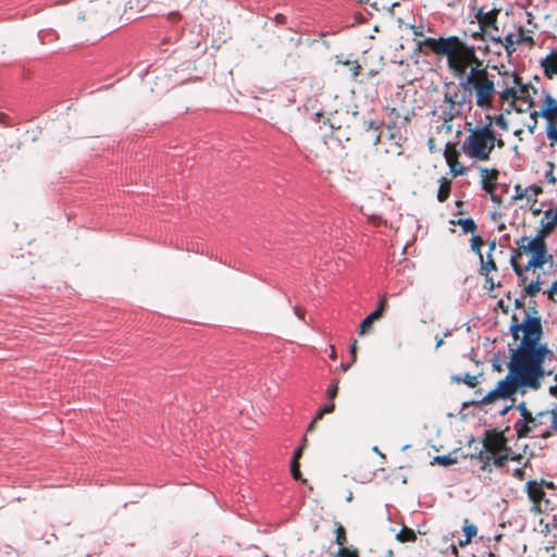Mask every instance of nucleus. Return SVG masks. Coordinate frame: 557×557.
<instances>
[{"label":"nucleus","mask_w":557,"mask_h":557,"mask_svg":"<svg viewBox=\"0 0 557 557\" xmlns=\"http://www.w3.org/2000/svg\"><path fill=\"white\" fill-rule=\"evenodd\" d=\"M460 114V111L457 108H445L442 111V117L445 122H451L456 116Z\"/></svg>","instance_id":"26"},{"label":"nucleus","mask_w":557,"mask_h":557,"mask_svg":"<svg viewBox=\"0 0 557 557\" xmlns=\"http://www.w3.org/2000/svg\"><path fill=\"white\" fill-rule=\"evenodd\" d=\"M381 140V135L379 133L374 134L373 144L377 145Z\"/></svg>","instance_id":"60"},{"label":"nucleus","mask_w":557,"mask_h":557,"mask_svg":"<svg viewBox=\"0 0 557 557\" xmlns=\"http://www.w3.org/2000/svg\"><path fill=\"white\" fill-rule=\"evenodd\" d=\"M459 86L474 92L475 104L481 109L491 107L497 94L494 75L490 74L485 67H471L470 72L461 77Z\"/></svg>","instance_id":"2"},{"label":"nucleus","mask_w":557,"mask_h":557,"mask_svg":"<svg viewBox=\"0 0 557 557\" xmlns=\"http://www.w3.org/2000/svg\"><path fill=\"white\" fill-rule=\"evenodd\" d=\"M537 482L542 484V487L546 486L547 488H550V490H553L555 487V485L552 481L541 480Z\"/></svg>","instance_id":"53"},{"label":"nucleus","mask_w":557,"mask_h":557,"mask_svg":"<svg viewBox=\"0 0 557 557\" xmlns=\"http://www.w3.org/2000/svg\"><path fill=\"white\" fill-rule=\"evenodd\" d=\"M345 541H346L345 530L342 524L337 523V527L335 530V542L339 546H343Z\"/></svg>","instance_id":"33"},{"label":"nucleus","mask_w":557,"mask_h":557,"mask_svg":"<svg viewBox=\"0 0 557 557\" xmlns=\"http://www.w3.org/2000/svg\"><path fill=\"white\" fill-rule=\"evenodd\" d=\"M541 211H542V210H541V208H534V209H532V213H533L534 215L540 214V213H541Z\"/></svg>","instance_id":"63"},{"label":"nucleus","mask_w":557,"mask_h":557,"mask_svg":"<svg viewBox=\"0 0 557 557\" xmlns=\"http://www.w3.org/2000/svg\"><path fill=\"white\" fill-rule=\"evenodd\" d=\"M480 274L487 276L491 271H497V265L491 253H487L486 260L482 257Z\"/></svg>","instance_id":"18"},{"label":"nucleus","mask_w":557,"mask_h":557,"mask_svg":"<svg viewBox=\"0 0 557 557\" xmlns=\"http://www.w3.org/2000/svg\"><path fill=\"white\" fill-rule=\"evenodd\" d=\"M450 158L447 157V164L449 166L450 172L456 175H465L467 173V168L461 165L457 159L456 160H449Z\"/></svg>","instance_id":"22"},{"label":"nucleus","mask_w":557,"mask_h":557,"mask_svg":"<svg viewBox=\"0 0 557 557\" xmlns=\"http://www.w3.org/2000/svg\"><path fill=\"white\" fill-rule=\"evenodd\" d=\"M548 423V410H543L532 414L528 420H517L513 428L519 438L529 436L547 438L552 435Z\"/></svg>","instance_id":"4"},{"label":"nucleus","mask_w":557,"mask_h":557,"mask_svg":"<svg viewBox=\"0 0 557 557\" xmlns=\"http://www.w3.org/2000/svg\"><path fill=\"white\" fill-rule=\"evenodd\" d=\"M541 281H540V275H537L536 280L534 282H531L529 283L525 287H524V292L527 295L529 296H535L540 289H541Z\"/></svg>","instance_id":"24"},{"label":"nucleus","mask_w":557,"mask_h":557,"mask_svg":"<svg viewBox=\"0 0 557 557\" xmlns=\"http://www.w3.org/2000/svg\"><path fill=\"white\" fill-rule=\"evenodd\" d=\"M473 63L479 64V59L475 54V48L473 46H468L462 41L458 45L454 52L447 57V66L455 76H466L468 66Z\"/></svg>","instance_id":"5"},{"label":"nucleus","mask_w":557,"mask_h":557,"mask_svg":"<svg viewBox=\"0 0 557 557\" xmlns=\"http://www.w3.org/2000/svg\"><path fill=\"white\" fill-rule=\"evenodd\" d=\"M488 122L474 129H470V134L465 138L461 149L472 159L485 161L495 147L496 134L492 128V121L487 116Z\"/></svg>","instance_id":"3"},{"label":"nucleus","mask_w":557,"mask_h":557,"mask_svg":"<svg viewBox=\"0 0 557 557\" xmlns=\"http://www.w3.org/2000/svg\"><path fill=\"white\" fill-rule=\"evenodd\" d=\"M397 539L401 542L412 541L416 539V534L411 530H404L397 534Z\"/></svg>","instance_id":"38"},{"label":"nucleus","mask_w":557,"mask_h":557,"mask_svg":"<svg viewBox=\"0 0 557 557\" xmlns=\"http://www.w3.org/2000/svg\"><path fill=\"white\" fill-rule=\"evenodd\" d=\"M334 407H335V406H334V403H333V401H331L330 404L324 405L323 407H321V408L317 411V413H315V416H314V421H319V420H321V419H322V417H323L324 414H326V413H331V412L334 410Z\"/></svg>","instance_id":"31"},{"label":"nucleus","mask_w":557,"mask_h":557,"mask_svg":"<svg viewBox=\"0 0 557 557\" xmlns=\"http://www.w3.org/2000/svg\"><path fill=\"white\" fill-rule=\"evenodd\" d=\"M544 243L545 242L540 240V237H534L533 239L529 240V238L527 236H522L517 242V245H518L519 249L523 250L524 252L533 253Z\"/></svg>","instance_id":"14"},{"label":"nucleus","mask_w":557,"mask_h":557,"mask_svg":"<svg viewBox=\"0 0 557 557\" xmlns=\"http://www.w3.org/2000/svg\"><path fill=\"white\" fill-rule=\"evenodd\" d=\"M521 306H522V300L521 299H516L515 307L516 308H520Z\"/></svg>","instance_id":"62"},{"label":"nucleus","mask_w":557,"mask_h":557,"mask_svg":"<svg viewBox=\"0 0 557 557\" xmlns=\"http://www.w3.org/2000/svg\"><path fill=\"white\" fill-rule=\"evenodd\" d=\"M533 268H541L540 264H537L532 258L528 261V263L524 267L525 271H530Z\"/></svg>","instance_id":"49"},{"label":"nucleus","mask_w":557,"mask_h":557,"mask_svg":"<svg viewBox=\"0 0 557 557\" xmlns=\"http://www.w3.org/2000/svg\"><path fill=\"white\" fill-rule=\"evenodd\" d=\"M366 125H367V131H370V129H374L375 132L377 131V125L374 121L370 120V121H367L366 122Z\"/></svg>","instance_id":"52"},{"label":"nucleus","mask_w":557,"mask_h":557,"mask_svg":"<svg viewBox=\"0 0 557 557\" xmlns=\"http://www.w3.org/2000/svg\"><path fill=\"white\" fill-rule=\"evenodd\" d=\"M495 123L497 126H499L503 131H508V122L505 119L503 114H499L495 117Z\"/></svg>","instance_id":"45"},{"label":"nucleus","mask_w":557,"mask_h":557,"mask_svg":"<svg viewBox=\"0 0 557 557\" xmlns=\"http://www.w3.org/2000/svg\"><path fill=\"white\" fill-rule=\"evenodd\" d=\"M433 462L442 465V466H450V465L457 462V458L453 457L450 455H442V456L434 457Z\"/></svg>","instance_id":"27"},{"label":"nucleus","mask_w":557,"mask_h":557,"mask_svg":"<svg viewBox=\"0 0 557 557\" xmlns=\"http://www.w3.org/2000/svg\"><path fill=\"white\" fill-rule=\"evenodd\" d=\"M384 307H385V298L383 297L380 302H379V307L375 309V310H381V313L383 312L384 310Z\"/></svg>","instance_id":"57"},{"label":"nucleus","mask_w":557,"mask_h":557,"mask_svg":"<svg viewBox=\"0 0 557 557\" xmlns=\"http://www.w3.org/2000/svg\"><path fill=\"white\" fill-rule=\"evenodd\" d=\"M351 363H352V362H350V363H348V364H342V369H343L344 371H347V370L350 368Z\"/></svg>","instance_id":"64"},{"label":"nucleus","mask_w":557,"mask_h":557,"mask_svg":"<svg viewBox=\"0 0 557 557\" xmlns=\"http://www.w3.org/2000/svg\"><path fill=\"white\" fill-rule=\"evenodd\" d=\"M483 245V240L480 236H473L471 238V248L479 256L480 260H482V251L481 246Z\"/></svg>","instance_id":"32"},{"label":"nucleus","mask_w":557,"mask_h":557,"mask_svg":"<svg viewBox=\"0 0 557 557\" xmlns=\"http://www.w3.org/2000/svg\"><path fill=\"white\" fill-rule=\"evenodd\" d=\"M450 182L447 178L442 177L440 180V188L437 191V199L440 202H444L449 197Z\"/></svg>","instance_id":"19"},{"label":"nucleus","mask_w":557,"mask_h":557,"mask_svg":"<svg viewBox=\"0 0 557 557\" xmlns=\"http://www.w3.org/2000/svg\"><path fill=\"white\" fill-rule=\"evenodd\" d=\"M521 41L522 37L516 38L515 34L509 33L505 36L500 46L504 47L507 53L510 55L516 50V45L520 44Z\"/></svg>","instance_id":"16"},{"label":"nucleus","mask_w":557,"mask_h":557,"mask_svg":"<svg viewBox=\"0 0 557 557\" xmlns=\"http://www.w3.org/2000/svg\"><path fill=\"white\" fill-rule=\"evenodd\" d=\"M541 65L547 75L557 73V49L553 50L545 59H543Z\"/></svg>","instance_id":"15"},{"label":"nucleus","mask_w":557,"mask_h":557,"mask_svg":"<svg viewBox=\"0 0 557 557\" xmlns=\"http://www.w3.org/2000/svg\"><path fill=\"white\" fill-rule=\"evenodd\" d=\"M540 116L539 111H533L530 113V117L534 121H537V117Z\"/></svg>","instance_id":"59"},{"label":"nucleus","mask_w":557,"mask_h":557,"mask_svg":"<svg viewBox=\"0 0 557 557\" xmlns=\"http://www.w3.org/2000/svg\"><path fill=\"white\" fill-rule=\"evenodd\" d=\"M495 146L503 147L504 146V140L500 139V138L499 139L496 138Z\"/></svg>","instance_id":"61"},{"label":"nucleus","mask_w":557,"mask_h":557,"mask_svg":"<svg viewBox=\"0 0 557 557\" xmlns=\"http://www.w3.org/2000/svg\"><path fill=\"white\" fill-rule=\"evenodd\" d=\"M458 224L461 226L463 233H474L476 224L472 218L460 219Z\"/></svg>","instance_id":"23"},{"label":"nucleus","mask_w":557,"mask_h":557,"mask_svg":"<svg viewBox=\"0 0 557 557\" xmlns=\"http://www.w3.org/2000/svg\"><path fill=\"white\" fill-rule=\"evenodd\" d=\"M457 156H458V152L455 148V145L454 144H450V143H447L446 144V147H445V150H444V158L445 160L447 161V157L451 158L450 160H456L457 159Z\"/></svg>","instance_id":"34"},{"label":"nucleus","mask_w":557,"mask_h":557,"mask_svg":"<svg viewBox=\"0 0 557 557\" xmlns=\"http://www.w3.org/2000/svg\"><path fill=\"white\" fill-rule=\"evenodd\" d=\"M547 165H548V170L545 172V178H546L547 183L554 184L556 182V177L554 175L555 165L553 162H548Z\"/></svg>","instance_id":"40"},{"label":"nucleus","mask_w":557,"mask_h":557,"mask_svg":"<svg viewBox=\"0 0 557 557\" xmlns=\"http://www.w3.org/2000/svg\"><path fill=\"white\" fill-rule=\"evenodd\" d=\"M536 125H537V121H534L531 125H529V126H528V131H529L531 134H534L535 128H536Z\"/></svg>","instance_id":"56"},{"label":"nucleus","mask_w":557,"mask_h":557,"mask_svg":"<svg viewBox=\"0 0 557 557\" xmlns=\"http://www.w3.org/2000/svg\"><path fill=\"white\" fill-rule=\"evenodd\" d=\"M290 473L292 476L295 480L300 479V471H299V462L296 460H290Z\"/></svg>","instance_id":"42"},{"label":"nucleus","mask_w":557,"mask_h":557,"mask_svg":"<svg viewBox=\"0 0 557 557\" xmlns=\"http://www.w3.org/2000/svg\"><path fill=\"white\" fill-rule=\"evenodd\" d=\"M525 490L528 493V497L533 505V510L541 512L542 502L545 498V493L543 491L542 484L535 480H530L525 484Z\"/></svg>","instance_id":"10"},{"label":"nucleus","mask_w":557,"mask_h":557,"mask_svg":"<svg viewBox=\"0 0 557 557\" xmlns=\"http://www.w3.org/2000/svg\"><path fill=\"white\" fill-rule=\"evenodd\" d=\"M337 557H358L356 549H349L347 547H341L337 552Z\"/></svg>","instance_id":"37"},{"label":"nucleus","mask_w":557,"mask_h":557,"mask_svg":"<svg viewBox=\"0 0 557 557\" xmlns=\"http://www.w3.org/2000/svg\"><path fill=\"white\" fill-rule=\"evenodd\" d=\"M500 11L499 8L493 7L488 11H485L483 7H480L476 10L475 18L478 20L482 33L485 32L486 27H491L494 30H497V14Z\"/></svg>","instance_id":"8"},{"label":"nucleus","mask_w":557,"mask_h":557,"mask_svg":"<svg viewBox=\"0 0 557 557\" xmlns=\"http://www.w3.org/2000/svg\"><path fill=\"white\" fill-rule=\"evenodd\" d=\"M513 407V404H510V405H507L505 406L502 410H500V416H505L511 408Z\"/></svg>","instance_id":"54"},{"label":"nucleus","mask_w":557,"mask_h":557,"mask_svg":"<svg viewBox=\"0 0 557 557\" xmlns=\"http://www.w3.org/2000/svg\"><path fill=\"white\" fill-rule=\"evenodd\" d=\"M438 128L444 129L449 133V132H451V128H453L451 122H445V120H443V123Z\"/></svg>","instance_id":"51"},{"label":"nucleus","mask_w":557,"mask_h":557,"mask_svg":"<svg viewBox=\"0 0 557 557\" xmlns=\"http://www.w3.org/2000/svg\"><path fill=\"white\" fill-rule=\"evenodd\" d=\"M511 319L510 334L513 338H518L519 333L522 332V338L511 350L508 373L495 388L471 400L472 405L490 404L496 398L507 399L517 392L518 387L537 389L541 386V380L545 373L543 363L546 359L550 360L554 357V352L547 345L540 343L543 336L541 318L527 314L522 322H518L516 315Z\"/></svg>","instance_id":"1"},{"label":"nucleus","mask_w":557,"mask_h":557,"mask_svg":"<svg viewBox=\"0 0 557 557\" xmlns=\"http://www.w3.org/2000/svg\"><path fill=\"white\" fill-rule=\"evenodd\" d=\"M463 532L466 534V540L465 542L461 541L460 545L468 544L472 537L476 535L478 529L474 524H468L463 527Z\"/></svg>","instance_id":"28"},{"label":"nucleus","mask_w":557,"mask_h":557,"mask_svg":"<svg viewBox=\"0 0 557 557\" xmlns=\"http://www.w3.org/2000/svg\"><path fill=\"white\" fill-rule=\"evenodd\" d=\"M337 391H338V382L337 381H333L327 386V389H326V396L330 398V400H333L336 397Z\"/></svg>","instance_id":"36"},{"label":"nucleus","mask_w":557,"mask_h":557,"mask_svg":"<svg viewBox=\"0 0 557 557\" xmlns=\"http://www.w3.org/2000/svg\"><path fill=\"white\" fill-rule=\"evenodd\" d=\"M557 224V215H553V210L547 209L544 211V216L541 220L542 228L537 232L535 237H540V240L544 242V238L553 231Z\"/></svg>","instance_id":"12"},{"label":"nucleus","mask_w":557,"mask_h":557,"mask_svg":"<svg viewBox=\"0 0 557 557\" xmlns=\"http://www.w3.org/2000/svg\"><path fill=\"white\" fill-rule=\"evenodd\" d=\"M548 298L554 302H557V280L552 284L550 288L547 290Z\"/></svg>","instance_id":"46"},{"label":"nucleus","mask_w":557,"mask_h":557,"mask_svg":"<svg viewBox=\"0 0 557 557\" xmlns=\"http://www.w3.org/2000/svg\"><path fill=\"white\" fill-rule=\"evenodd\" d=\"M456 381H461L460 377H456ZM462 381L469 386V387H475L479 383L478 375H472L470 373H467Z\"/></svg>","instance_id":"35"},{"label":"nucleus","mask_w":557,"mask_h":557,"mask_svg":"<svg viewBox=\"0 0 557 557\" xmlns=\"http://www.w3.org/2000/svg\"><path fill=\"white\" fill-rule=\"evenodd\" d=\"M494 287H495V283H494L493 277H491L490 275L485 276V288L487 290H493Z\"/></svg>","instance_id":"48"},{"label":"nucleus","mask_w":557,"mask_h":557,"mask_svg":"<svg viewBox=\"0 0 557 557\" xmlns=\"http://www.w3.org/2000/svg\"><path fill=\"white\" fill-rule=\"evenodd\" d=\"M527 196H528L527 188H522L520 185L515 186V194L511 197L512 199H515V200L522 199L523 197H527Z\"/></svg>","instance_id":"41"},{"label":"nucleus","mask_w":557,"mask_h":557,"mask_svg":"<svg viewBox=\"0 0 557 557\" xmlns=\"http://www.w3.org/2000/svg\"><path fill=\"white\" fill-rule=\"evenodd\" d=\"M306 443H307V440H306V438H304V440H302V444H301V446H300V447H298V448L294 451V455H293L292 460H296V461H298V459H299V458H300V456H301L302 449H304V447L306 446Z\"/></svg>","instance_id":"47"},{"label":"nucleus","mask_w":557,"mask_h":557,"mask_svg":"<svg viewBox=\"0 0 557 557\" xmlns=\"http://www.w3.org/2000/svg\"><path fill=\"white\" fill-rule=\"evenodd\" d=\"M546 253H547V249H546V245L545 243L539 247L533 253H532V259L537 263L540 264L541 267L546 262Z\"/></svg>","instance_id":"21"},{"label":"nucleus","mask_w":557,"mask_h":557,"mask_svg":"<svg viewBox=\"0 0 557 557\" xmlns=\"http://www.w3.org/2000/svg\"><path fill=\"white\" fill-rule=\"evenodd\" d=\"M460 42L461 41L457 36H448L446 38L428 37L422 41V44L429 46L435 53L447 54V57L454 52Z\"/></svg>","instance_id":"7"},{"label":"nucleus","mask_w":557,"mask_h":557,"mask_svg":"<svg viewBox=\"0 0 557 557\" xmlns=\"http://www.w3.org/2000/svg\"><path fill=\"white\" fill-rule=\"evenodd\" d=\"M486 450L492 454V456L487 457V459H492L493 458V463L496 468H502L503 466H505V463L507 462V460L509 459V456L507 454H502V455H497L495 456V453L499 449H502V447L504 446V444L500 442V441H493V442H486L484 444Z\"/></svg>","instance_id":"11"},{"label":"nucleus","mask_w":557,"mask_h":557,"mask_svg":"<svg viewBox=\"0 0 557 557\" xmlns=\"http://www.w3.org/2000/svg\"><path fill=\"white\" fill-rule=\"evenodd\" d=\"M356 348H357V342L355 341L350 347H349V352L351 355V362H355L356 361Z\"/></svg>","instance_id":"50"},{"label":"nucleus","mask_w":557,"mask_h":557,"mask_svg":"<svg viewBox=\"0 0 557 557\" xmlns=\"http://www.w3.org/2000/svg\"><path fill=\"white\" fill-rule=\"evenodd\" d=\"M510 264H511V268H512L513 272L516 273V275L521 281V283L524 284L527 282V277L523 275L524 269H522L521 265L516 261V257L515 256H512L510 258Z\"/></svg>","instance_id":"25"},{"label":"nucleus","mask_w":557,"mask_h":557,"mask_svg":"<svg viewBox=\"0 0 557 557\" xmlns=\"http://www.w3.org/2000/svg\"><path fill=\"white\" fill-rule=\"evenodd\" d=\"M545 134L549 141V145L552 147H554V146L557 147V124H554V123L547 124L546 128H545Z\"/></svg>","instance_id":"20"},{"label":"nucleus","mask_w":557,"mask_h":557,"mask_svg":"<svg viewBox=\"0 0 557 557\" xmlns=\"http://www.w3.org/2000/svg\"><path fill=\"white\" fill-rule=\"evenodd\" d=\"M428 146H429V149L431 152H433L435 150V143H434L433 138H429Z\"/></svg>","instance_id":"55"},{"label":"nucleus","mask_w":557,"mask_h":557,"mask_svg":"<svg viewBox=\"0 0 557 557\" xmlns=\"http://www.w3.org/2000/svg\"><path fill=\"white\" fill-rule=\"evenodd\" d=\"M498 74L500 76V83L498 84L502 87L499 98L503 101L516 100L527 92V87L523 85L522 78L516 72L499 70Z\"/></svg>","instance_id":"6"},{"label":"nucleus","mask_w":557,"mask_h":557,"mask_svg":"<svg viewBox=\"0 0 557 557\" xmlns=\"http://www.w3.org/2000/svg\"><path fill=\"white\" fill-rule=\"evenodd\" d=\"M527 189H528L529 199L531 197H534V201H536V197L542 193V188L536 185H531V186L527 187Z\"/></svg>","instance_id":"43"},{"label":"nucleus","mask_w":557,"mask_h":557,"mask_svg":"<svg viewBox=\"0 0 557 557\" xmlns=\"http://www.w3.org/2000/svg\"><path fill=\"white\" fill-rule=\"evenodd\" d=\"M543 106L539 111L541 117L545 119L546 125L557 124V100L548 92H545L542 99Z\"/></svg>","instance_id":"9"},{"label":"nucleus","mask_w":557,"mask_h":557,"mask_svg":"<svg viewBox=\"0 0 557 557\" xmlns=\"http://www.w3.org/2000/svg\"><path fill=\"white\" fill-rule=\"evenodd\" d=\"M495 34H487L486 32L483 33V35H479L476 33L473 34L474 38L482 37V38H488L491 41L502 45L503 44V37L499 35L498 29L495 30Z\"/></svg>","instance_id":"30"},{"label":"nucleus","mask_w":557,"mask_h":557,"mask_svg":"<svg viewBox=\"0 0 557 557\" xmlns=\"http://www.w3.org/2000/svg\"><path fill=\"white\" fill-rule=\"evenodd\" d=\"M517 409L519 410L521 418L519 420H528L532 413L529 411L527 405L524 403H520L517 405Z\"/></svg>","instance_id":"39"},{"label":"nucleus","mask_w":557,"mask_h":557,"mask_svg":"<svg viewBox=\"0 0 557 557\" xmlns=\"http://www.w3.org/2000/svg\"><path fill=\"white\" fill-rule=\"evenodd\" d=\"M495 248H496V242H495V240H493V242H491V243H490V245H488V253H491V255H492V252L495 250Z\"/></svg>","instance_id":"58"},{"label":"nucleus","mask_w":557,"mask_h":557,"mask_svg":"<svg viewBox=\"0 0 557 557\" xmlns=\"http://www.w3.org/2000/svg\"><path fill=\"white\" fill-rule=\"evenodd\" d=\"M380 317L381 310H374L369 315H367L360 323L359 334L363 335L364 333H367L370 330L372 322L379 319Z\"/></svg>","instance_id":"17"},{"label":"nucleus","mask_w":557,"mask_h":557,"mask_svg":"<svg viewBox=\"0 0 557 557\" xmlns=\"http://www.w3.org/2000/svg\"><path fill=\"white\" fill-rule=\"evenodd\" d=\"M457 97V92H455L454 95L445 94L444 101L448 104V108H456Z\"/></svg>","instance_id":"44"},{"label":"nucleus","mask_w":557,"mask_h":557,"mask_svg":"<svg viewBox=\"0 0 557 557\" xmlns=\"http://www.w3.org/2000/svg\"><path fill=\"white\" fill-rule=\"evenodd\" d=\"M483 177L481 187L483 190L493 194L497 185L498 171L496 169L488 170L486 168L480 169Z\"/></svg>","instance_id":"13"},{"label":"nucleus","mask_w":557,"mask_h":557,"mask_svg":"<svg viewBox=\"0 0 557 557\" xmlns=\"http://www.w3.org/2000/svg\"><path fill=\"white\" fill-rule=\"evenodd\" d=\"M548 422L552 434L557 433V406L548 411Z\"/></svg>","instance_id":"29"}]
</instances>
